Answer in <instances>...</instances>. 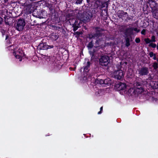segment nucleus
Instances as JSON below:
<instances>
[{"label":"nucleus","mask_w":158,"mask_h":158,"mask_svg":"<svg viewBox=\"0 0 158 158\" xmlns=\"http://www.w3.org/2000/svg\"><path fill=\"white\" fill-rule=\"evenodd\" d=\"M8 49L12 50V53L15 58L21 61L22 58L24 56V54L21 49L18 47L14 48V46H11L8 47Z\"/></svg>","instance_id":"f257e3e1"},{"label":"nucleus","mask_w":158,"mask_h":158,"mask_svg":"<svg viewBox=\"0 0 158 158\" xmlns=\"http://www.w3.org/2000/svg\"><path fill=\"white\" fill-rule=\"evenodd\" d=\"M92 17V14L89 11H85L78 18L81 21L86 23L89 21Z\"/></svg>","instance_id":"f03ea898"},{"label":"nucleus","mask_w":158,"mask_h":158,"mask_svg":"<svg viewBox=\"0 0 158 158\" xmlns=\"http://www.w3.org/2000/svg\"><path fill=\"white\" fill-rule=\"evenodd\" d=\"M100 65L102 66H107L110 62L109 57L106 56H102L99 60Z\"/></svg>","instance_id":"7ed1b4c3"},{"label":"nucleus","mask_w":158,"mask_h":158,"mask_svg":"<svg viewBox=\"0 0 158 158\" xmlns=\"http://www.w3.org/2000/svg\"><path fill=\"white\" fill-rule=\"evenodd\" d=\"M25 23L22 19H20L17 21L16 26V29L19 31L22 30L25 26Z\"/></svg>","instance_id":"20e7f679"},{"label":"nucleus","mask_w":158,"mask_h":158,"mask_svg":"<svg viewBox=\"0 0 158 158\" xmlns=\"http://www.w3.org/2000/svg\"><path fill=\"white\" fill-rule=\"evenodd\" d=\"M139 76L147 75L149 73L148 68L146 67H143L138 70Z\"/></svg>","instance_id":"39448f33"},{"label":"nucleus","mask_w":158,"mask_h":158,"mask_svg":"<svg viewBox=\"0 0 158 158\" xmlns=\"http://www.w3.org/2000/svg\"><path fill=\"white\" fill-rule=\"evenodd\" d=\"M114 75L115 78L121 80L123 77L124 73L122 70H118L114 72Z\"/></svg>","instance_id":"423d86ee"},{"label":"nucleus","mask_w":158,"mask_h":158,"mask_svg":"<svg viewBox=\"0 0 158 158\" xmlns=\"http://www.w3.org/2000/svg\"><path fill=\"white\" fill-rule=\"evenodd\" d=\"M53 47V45H48L44 43H41L38 46V48L40 50H47Z\"/></svg>","instance_id":"0eeeda50"},{"label":"nucleus","mask_w":158,"mask_h":158,"mask_svg":"<svg viewBox=\"0 0 158 158\" xmlns=\"http://www.w3.org/2000/svg\"><path fill=\"white\" fill-rule=\"evenodd\" d=\"M148 3L152 9L158 8V5L154 0H148Z\"/></svg>","instance_id":"6e6552de"},{"label":"nucleus","mask_w":158,"mask_h":158,"mask_svg":"<svg viewBox=\"0 0 158 158\" xmlns=\"http://www.w3.org/2000/svg\"><path fill=\"white\" fill-rule=\"evenodd\" d=\"M144 40L146 44H149L150 43L155 42L156 41V37L154 35L152 36L151 40L148 38H145Z\"/></svg>","instance_id":"1a4fd4ad"},{"label":"nucleus","mask_w":158,"mask_h":158,"mask_svg":"<svg viewBox=\"0 0 158 158\" xmlns=\"http://www.w3.org/2000/svg\"><path fill=\"white\" fill-rule=\"evenodd\" d=\"M152 11L154 17L156 19H158V8L152 9Z\"/></svg>","instance_id":"9d476101"},{"label":"nucleus","mask_w":158,"mask_h":158,"mask_svg":"<svg viewBox=\"0 0 158 158\" xmlns=\"http://www.w3.org/2000/svg\"><path fill=\"white\" fill-rule=\"evenodd\" d=\"M90 66V62L89 61L87 62L86 65L84 68V76L87 75V73L89 71L88 68Z\"/></svg>","instance_id":"9b49d317"},{"label":"nucleus","mask_w":158,"mask_h":158,"mask_svg":"<svg viewBox=\"0 0 158 158\" xmlns=\"http://www.w3.org/2000/svg\"><path fill=\"white\" fill-rule=\"evenodd\" d=\"M127 93L129 95L133 96L135 95V88H130L127 92Z\"/></svg>","instance_id":"f8f14e48"},{"label":"nucleus","mask_w":158,"mask_h":158,"mask_svg":"<svg viewBox=\"0 0 158 158\" xmlns=\"http://www.w3.org/2000/svg\"><path fill=\"white\" fill-rule=\"evenodd\" d=\"M117 87L118 88L119 90H124L126 87V85L123 83H120L118 85Z\"/></svg>","instance_id":"ddd939ff"},{"label":"nucleus","mask_w":158,"mask_h":158,"mask_svg":"<svg viewBox=\"0 0 158 158\" xmlns=\"http://www.w3.org/2000/svg\"><path fill=\"white\" fill-rule=\"evenodd\" d=\"M127 13L123 12V10H119L117 13L118 16L120 18H122L123 17V15H126Z\"/></svg>","instance_id":"4468645a"},{"label":"nucleus","mask_w":158,"mask_h":158,"mask_svg":"<svg viewBox=\"0 0 158 158\" xmlns=\"http://www.w3.org/2000/svg\"><path fill=\"white\" fill-rule=\"evenodd\" d=\"M143 89L142 88H135V91L136 92V94L137 93L138 94H140L143 92Z\"/></svg>","instance_id":"2eb2a0df"},{"label":"nucleus","mask_w":158,"mask_h":158,"mask_svg":"<svg viewBox=\"0 0 158 158\" xmlns=\"http://www.w3.org/2000/svg\"><path fill=\"white\" fill-rule=\"evenodd\" d=\"M104 84L105 85H110L111 83V81L110 79L108 78L104 80Z\"/></svg>","instance_id":"dca6fc26"},{"label":"nucleus","mask_w":158,"mask_h":158,"mask_svg":"<svg viewBox=\"0 0 158 158\" xmlns=\"http://www.w3.org/2000/svg\"><path fill=\"white\" fill-rule=\"evenodd\" d=\"M127 30H130L131 31H132L134 30L136 31L137 33L139 32L140 31V30L139 29H138L137 28H130L127 29Z\"/></svg>","instance_id":"f3484780"},{"label":"nucleus","mask_w":158,"mask_h":158,"mask_svg":"<svg viewBox=\"0 0 158 158\" xmlns=\"http://www.w3.org/2000/svg\"><path fill=\"white\" fill-rule=\"evenodd\" d=\"M51 37L52 40H56L58 39L59 36L55 34L52 35Z\"/></svg>","instance_id":"a211bd4d"},{"label":"nucleus","mask_w":158,"mask_h":158,"mask_svg":"<svg viewBox=\"0 0 158 158\" xmlns=\"http://www.w3.org/2000/svg\"><path fill=\"white\" fill-rule=\"evenodd\" d=\"M125 40H126V43H125L126 46L128 47L130 45V43L129 39L128 38H126L125 39Z\"/></svg>","instance_id":"6ab92c4d"},{"label":"nucleus","mask_w":158,"mask_h":158,"mask_svg":"<svg viewBox=\"0 0 158 158\" xmlns=\"http://www.w3.org/2000/svg\"><path fill=\"white\" fill-rule=\"evenodd\" d=\"M73 20H74V22L73 25L78 26H79L80 25V23H81V21H79L77 20H76L75 19H73Z\"/></svg>","instance_id":"aec40b11"},{"label":"nucleus","mask_w":158,"mask_h":158,"mask_svg":"<svg viewBox=\"0 0 158 158\" xmlns=\"http://www.w3.org/2000/svg\"><path fill=\"white\" fill-rule=\"evenodd\" d=\"M158 63L156 62H154L152 64V67L154 70H156L158 68Z\"/></svg>","instance_id":"412c9836"},{"label":"nucleus","mask_w":158,"mask_h":158,"mask_svg":"<svg viewBox=\"0 0 158 158\" xmlns=\"http://www.w3.org/2000/svg\"><path fill=\"white\" fill-rule=\"evenodd\" d=\"M149 46L153 48H155L156 46V45L155 44L152 43H150L149 44Z\"/></svg>","instance_id":"4be33fe9"},{"label":"nucleus","mask_w":158,"mask_h":158,"mask_svg":"<svg viewBox=\"0 0 158 158\" xmlns=\"http://www.w3.org/2000/svg\"><path fill=\"white\" fill-rule=\"evenodd\" d=\"M79 26L75 25H73V31H76L79 27Z\"/></svg>","instance_id":"5701e85b"},{"label":"nucleus","mask_w":158,"mask_h":158,"mask_svg":"<svg viewBox=\"0 0 158 158\" xmlns=\"http://www.w3.org/2000/svg\"><path fill=\"white\" fill-rule=\"evenodd\" d=\"M97 81H98V83L100 84H104V80L100 79V80H99V79H98L97 80Z\"/></svg>","instance_id":"b1692460"},{"label":"nucleus","mask_w":158,"mask_h":158,"mask_svg":"<svg viewBox=\"0 0 158 158\" xmlns=\"http://www.w3.org/2000/svg\"><path fill=\"white\" fill-rule=\"evenodd\" d=\"M93 44L92 43V42H91L88 45V48H91L93 47Z\"/></svg>","instance_id":"393cba45"},{"label":"nucleus","mask_w":158,"mask_h":158,"mask_svg":"<svg viewBox=\"0 0 158 158\" xmlns=\"http://www.w3.org/2000/svg\"><path fill=\"white\" fill-rule=\"evenodd\" d=\"M153 78V77L152 76V75L150 74L149 75V76L147 79V80H152Z\"/></svg>","instance_id":"a878e982"},{"label":"nucleus","mask_w":158,"mask_h":158,"mask_svg":"<svg viewBox=\"0 0 158 158\" xmlns=\"http://www.w3.org/2000/svg\"><path fill=\"white\" fill-rule=\"evenodd\" d=\"M155 54H154L153 52H149V55L150 56V57H153V56L155 55Z\"/></svg>","instance_id":"bb28decb"},{"label":"nucleus","mask_w":158,"mask_h":158,"mask_svg":"<svg viewBox=\"0 0 158 158\" xmlns=\"http://www.w3.org/2000/svg\"><path fill=\"white\" fill-rule=\"evenodd\" d=\"M140 40L139 38H136L135 39V41L136 43H139L140 42Z\"/></svg>","instance_id":"cd10ccee"},{"label":"nucleus","mask_w":158,"mask_h":158,"mask_svg":"<svg viewBox=\"0 0 158 158\" xmlns=\"http://www.w3.org/2000/svg\"><path fill=\"white\" fill-rule=\"evenodd\" d=\"M82 34V32H79V31H76L74 33V35H79L80 34Z\"/></svg>","instance_id":"c85d7f7f"},{"label":"nucleus","mask_w":158,"mask_h":158,"mask_svg":"<svg viewBox=\"0 0 158 158\" xmlns=\"http://www.w3.org/2000/svg\"><path fill=\"white\" fill-rule=\"evenodd\" d=\"M83 0H77L76 2L77 4H80L81 3Z\"/></svg>","instance_id":"c756f323"},{"label":"nucleus","mask_w":158,"mask_h":158,"mask_svg":"<svg viewBox=\"0 0 158 158\" xmlns=\"http://www.w3.org/2000/svg\"><path fill=\"white\" fill-rule=\"evenodd\" d=\"M141 33L142 34L145 35L146 34V30L143 29L141 32Z\"/></svg>","instance_id":"7c9ffc66"},{"label":"nucleus","mask_w":158,"mask_h":158,"mask_svg":"<svg viewBox=\"0 0 158 158\" xmlns=\"http://www.w3.org/2000/svg\"><path fill=\"white\" fill-rule=\"evenodd\" d=\"M102 109H103V107H102V106L100 108V111L98 112V114H100L102 113Z\"/></svg>","instance_id":"2f4dec72"},{"label":"nucleus","mask_w":158,"mask_h":158,"mask_svg":"<svg viewBox=\"0 0 158 158\" xmlns=\"http://www.w3.org/2000/svg\"><path fill=\"white\" fill-rule=\"evenodd\" d=\"M48 6L50 10H52L53 9V7L51 5H49Z\"/></svg>","instance_id":"473e14b6"},{"label":"nucleus","mask_w":158,"mask_h":158,"mask_svg":"<svg viewBox=\"0 0 158 158\" xmlns=\"http://www.w3.org/2000/svg\"><path fill=\"white\" fill-rule=\"evenodd\" d=\"M153 59L154 60H156L157 59V58L156 56V54H155V55L153 56Z\"/></svg>","instance_id":"72a5a7b5"},{"label":"nucleus","mask_w":158,"mask_h":158,"mask_svg":"<svg viewBox=\"0 0 158 158\" xmlns=\"http://www.w3.org/2000/svg\"><path fill=\"white\" fill-rule=\"evenodd\" d=\"M2 19L0 17V24L2 23Z\"/></svg>","instance_id":"f704fd0d"},{"label":"nucleus","mask_w":158,"mask_h":158,"mask_svg":"<svg viewBox=\"0 0 158 158\" xmlns=\"http://www.w3.org/2000/svg\"><path fill=\"white\" fill-rule=\"evenodd\" d=\"M89 38H93V35H89Z\"/></svg>","instance_id":"c9c22d12"},{"label":"nucleus","mask_w":158,"mask_h":158,"mask_svg":"<svg viewBox=\"0 0 158 158\" xmlns=\"http://www.w3.org/2000/svg\"><path fill=\"white\" fill-rule=\"evenodd\" d=\"M156 48L157 50H158V43L157 44V45L156 46Z\"/></svg>","instance_id":"e433bc0d"},{"label":"nucleus","mask_w":158,"mask_h":158,"mask_svg":"<svg viewBox=\"0 0 158 158\" xmlns=\"http://www.w3.org/2000/svg\"><path fill=\"white\" fill-rule=\"evenodd\" d=\"M26 37V36H23V37H22V39H23V38H25Z\"/></svg>","instance_id":"4c0bfd02"},{"label":"nucleus","mask_w":158,"mask_h":158,"mask_svg":"<svg viewBox=\"0 0 158 158\" xmlns=\"http://www.w3.org/2000/svg\"><path fill=\"white\" fill-rule=\"evenodd\" d=\"M157 61H158V59H157Z\"/></svg>","instance_id":"58836bf2"}]
</instances>
